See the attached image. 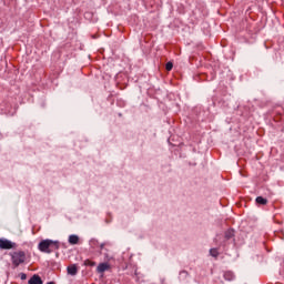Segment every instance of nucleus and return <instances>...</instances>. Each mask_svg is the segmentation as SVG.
<instances>
[{
	"label": "nucleus",
	"instance_id": "1",
	"mask_svg": "<svg viewBox=\"0 0 284 284\" xmlns=\"http://www.w3.org/2000/svg\"><path fill=\"white\" fill-rule=\"evenodd\" d=\"M60 247L59 241L54 240H42L38 245V250L44 254H52V252H57Z\"/></svg>",
	"mask_w": 284,
	"mask_h": 284
},
{
	"label": "nucleus",
	"instance_id": "2",
	"mask_svg": "<svg viewBox=\"0 0 284 284\" xmlns=\"http://www.w3.org/2000/svg\"><path fill=\"white\" fill-rule=\"evenodd\" d=\"M11 256V262L13 267H19V265H23L26 263V252L23 251H16L10 254Z\"/></svg>",
	"mask_w": 284,
	"mask_h": 284
},
{
	"label": "nucleus",
	"instance_id": "3",
	"mask_svg": "<svg viewBox=\"0 0 284 284\" xmlns=\"http://www.w3.org/2000/svg\"><path fill=\"white\" fill-rule=\"evenodd\" d=\"M17 248V243L6 240V239H0V250H14Z\"/></svg>",
	"mask_w": 284,
	"mask_h": 284
},
{
	"label": "nucleus",
	"instance_id": "4",
	"mask_svg": "<svg viewBox=\"0 0 284 284\" xmlns=\"http://www.w3.org/2000/svg\"><path fill=\"white\" fill-rule=\"evenodd\" d=\"M108 270H110V264L108 263H100L97 267L99 274H103V272H108Z\"/></svg>",
	"mask_w": 284,
	"mask_h": 284
},
{
	"label": "nucleus",
	"instance_id": "5",
	"mask_svg": "<svg viewBox=\"0 0 284 284\" xmlns=\"http://www.w3.org/2000/svg\"><path fill=\"white\" fill-rule=\"evenodd\" d=\"M68 274H70V276H77L79 268L77 267V264H72L70 266H68Z\"/></svg>",
	"mask_w": 284,
	"mask_h": 284
},
{
	"label": "nucleus",
	"instance_id": "6",
	"mask_svg": "<svg viewBox=\"0 0 284 284\" xmlns=\"http://www.w3.org/2000/svg\"><path fill=\"white\" fill-rule=\"evenodd\" d=\"M29 284H43V281L41 280V277L39 275H33L29 280Z\"/></svg>",
	"mask_w": 284,
	"mask_h": 284
},
{
	"label": "nucleus",
	"instance_id": "7",
	"mask_svg": "<svg viewBox=\"0 0 284 284\" xmlns=\"http://www.w3.org/2000/svg\"><path fill=\"white\" fill-rule=\"evenodd\" d=\"M69 243L71 245H77L79 243V237L77 235H70L69 236Z\"/></svg>",
	"mask_w": 284,
	"mask_h": 284
},
{
	"label": "nucleus",
	"instance_id": "8",
	"mask_svg": "<svg viewBox=\"0 0 284 284\" xmlns=\"http://www.w3.org/2000/svg\"><path fill=\"white\" fill-rule=\"evenodd\" d=\"M255 201L258 205H267V199H264L263 196H257Z\"/></svg>",
	"mask_w": 284,
	"mask_h": 284
},
{
	"label": "nucleus",
	"instance_id": "9",
	"mask_svg": "<svg viewBox=\"0 0 284 284\" xmlns=\"http://www.w3.org/2000/svg\"><path fill=\"white\" fill-rule=\"evenodd\" d=\"M233 236H234V230L229 229V230L225 232V239H226V241H230V239H232Z\"/></svg>",
	"mask_w": 284,
	"mask_h": 284
},
{
	"label": "nucleus",
	"instance_id": "10",
	"mask_svg": "<svg viewBox=\"0 0 284 284\" xmlns=\"http://www.w3.org/2000/svg\"><path fill=\"white\" fill-rule=\"evenodd\" d=\"M84 265L89 266V267H94V265H97V262H92L90 260H85L84 261Z\"/></svg>",
	"mask_w": 284,
	"mask_h": 284
},
{
	"label": "nucleus",
	"instance_id": "11",
	"mask_svg": "<svg viewBox=\"0 0 284 284\" xmlns=\"http://www.w3.org/2000/svg\"><path fill=\"white\" fill-rule=\"evenodd\" d=\"M224 278L226 281H232V278H234V275L232 273L227 272V273L224 274Z\"/></svg>",
	"mask_w": 284,
	"mask_h": 284
},
{
	"label": "nucleus",
	"instance_id": "12",
	"mask_svg": "<svg viewBox=\"0 0 284 284\" xmlns=\"http://www.w3.org/2000/svg\"><path fill=\"white\" fill-rule=\"evenodd\" d=\"M210 254H211V256L216 257V256H219V250H216V248H211V250H210Z\"/></svg>",
	"mask_w": 284,
	"mask_h": 284
},
{
	"label": "nucleus",
	"instance_id": "13",
	"mask_svg": "<svg viewBox=\"0 0 284 284\" xmlns=\"http://www.w3.org/2000/svg\"><path fill=\"white\" fill-rule=\"evenodd\" d=\"M172 68H174V64L172 62H168L165 65V69L168 70V72H170Z\"/></svg>",
	"mask_w": 284,
	"mask_h": 284
},
{
	"label": "nucleus",
	"instance_id": "14",
	"mask_svg": "<svg viewBox=\"0 0 284 284\" xmlns=\"http://www.w3.org/2000/svg\"><path fill=\"white\" fill-rule=\"evenodd\" d=\"M91 245H99V241L92 240V241H91Z\"/></svg>",
	"mask_w": 284,
	"mask_h": 284
},
{
	"label": "nucleus",
	"instance_id": "15",
	"mask_svg": "<svg viewBox=\"0 0 284 284\" xmlns=\"http://www.w3.org/2000/svg\"><path fill=\"white\" fill-rule=\"evenodd\" d=\"M26 278H28V275H26V273H22V274H21V280H22V281H26Z\"/></svg>",
	"mask_w": 284,
	"mask_h": 284
},
{
	"label": "nucleus",
	"instance_id": "16",
	"mask_svg": "<svg viewBox=\"0 0 284 284\" xmlns=\"http://www.w3.org/2000/svg\"><path fill=\"white\" fill-rule=\"evenodd\" d=\"M105 247V243L100 244V250H103Z\"/></svg>",
	"mask_w": 284,
	"mask_h": 284
},
{
	"label": "nucleus",
	"instance_id": "17",
	"mask_svg": "<svg viewBox=\"0 0 284 284\" xmlns=\"http://www.w3.org/2000/svg\"><path fill=\"white\" fill-rule=\"evenodd\" d=\"M106 261H112V257L106 255Z\"/></svg>",
	"mask_w": 284,
	"mask_h": 284
},
{
	"label": "nucleus",
	"instance_id": "18",
	"mask_svg": "<svg viewBox=\"0 0 284 284\" xmlns=\"http://www.w3.org/2000/svg\"><path fill=\"white\" fill-rule=\"evenodd\" d=\"M48 284H55L54 282H49Z\"/></svg>",
	"mask_w": 284,
	"mask_h": 284
}]
</instances>
